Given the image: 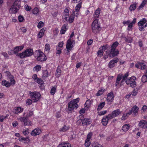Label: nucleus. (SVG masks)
I'll use <instances>...</instances> for the list:
<instances>
[{
  "mask_svg": "<svg viewBox=\"0 0 147 147\" xmlns=\"http://www.w3.org/2000/svg\"><path fill=\"white\" fill-rule=\"evenodd\" d=\"M104 91H105V89H104V90L102 89L101 90H98V92H97V93H96V96H98L101 95L103 94V92H104Z\"/></svg>",
  "mask_w": 147,
  "mask_h": 147,
  "instance_id": "obj_41",
  "label": "nucleus"
},
{
  "mask_svg": "<svg viewBox=\"0 0 147 147\" xmlns=\"http://www.w3.org/2000/svg\"><path fill=\"white\" fill-rule=\"evenodd\" d=\"M129 128V125L125 124L122 127V130L123 131L126 132L127 131Z\"/></svg>",
  "mask_w": 147,
  "mask_h": 147,
  "instance_id": "obj_29",
  "label": "nucleus"
},
{
  "mask_svg": "<svg viewBox=\"0 0 147 147\" xmlns=\"http://www.w3.org/2000/svg\"><path fill=\"white\" fill-rule=\"evenodd\" d=\"M118 61V59L115 58L109 62L108 64V67L110 68H113L115 66V64Z\"/></svg>",
  "mask_w": 147,
  "mask_h": 147,
  "instance_id": "obj_11",
  "label": "nucleus"
},
{
  "mask_svg": "<svg viewBox=\"0 0 147 147\" xmlns=\"http://www.w3.org/2000/svg\"><path fill=\"white\" fill-rule=\"evenodd\" d=\"M111 47V46L107 44L105 45H104L102 46L101 47L99 48V49H101L103 51H105V50L107 49V50L108 51V49H110Z\"/></svg>",
  "mask_w": 147,
  "mask_h": 147,
  "instance_id": "obj_24",
  "label": "nucleus"
},
{
  "mask_svg": "<svg viewBox=\"0 0 147 147\" xmlns=\"http://www.w3.org/2000/svg\"><path fill=\"white\" fill-rule=\"evenodd\" d=\"M128 117V116L127 115V113L124 114L121 117V119L122 120H125Z\"/></svg>",
  "mask_w": 147,
  "mask_h": 147,
  "instance_id": "obj_55",
  "label": "nucleus"
},
{
  "mask_svg": "<svg viewBox=\"0 0 147 147\" xmlns=\"http://www.w3.org/2000/svg\"><path fill=\"white\" fill-rule=\"evenodd\" d=\"M91 103L90 100L89 99L87 100L85 104V107H86L87 108H89L90 107V105L91 104Z\"/></svg>",
  "mask_w": 147,
  "mask_h": 147,
  "instance_id": "obj_35",
  "label": "nucleus"
},
{
  "mask_svg": "<svg viewBox=\"0 0 147 147\" xmlns=\"http://www.w3.org/2000/svg\"><path fill=\"white\" fill-rule=\"evenodd\" d=\"M78 106V105L77 104L74 103L73 101H71L68 104V109L69 111H71L75 108H77Z\"/></svg>",
  "mask_w": 147,
  "mask_h": 147,
  "instance_id": "obj_8",
  "label": "nucleus"
},
{
  "mask_svg": "<svg viewBox=\"0 0 147 147\" xmlns=\"http://www.w3.org/2000/svg\"><path fill=\"white\" fill-rule=\"evenodd\" d=\"M82 2L79 3L76 7L75 8V11H73V14H75V12H78L79 11L81 7Z\"/></svg>",
  "mask_w": 147,
  "mask_h": 147,
  "instance_id": "obj_26",
  "label": "nucleus"
},
{
  "mask_svg": "<svg viewBox=\"0 0 147 147\" xmlns=\"http://www.w3.org/2000/svg\"><path fill=\"white\" fill-rule=\"evenodd\" d=\"M56 90V87L55 86L52 88L50 91V93L51 95H54L55 94Z\"/></svg>",
  "mask_w": 147,
  "mask_h": 147,
  "instance_id": "obj_38",
  "label": "nucleus"
},
{
  "mask_svg": "<svg viewBox=\"0 0 147 147\" xmlns=\"http://www.w3.org/2000/svg\"><path fill=\"white\" fill-rule=\"evenodd\" d=\"M61 74V70L59 67H58L56 71V76L57 77L59 78Z\"/></svg>",
  "mask_w": 147,
  "mask_h": 147,
  "instance_id": "obj_32",
  "label": "nucleus"
},
{
  "mask_svg": "<svg viewBox=\"0 0 147 147\" xmlns=\"http://www.w3.org/2000/svg\"><path fill=\"white\" fill-rule=\"evenodd\" d=\"M131 79H127L125 81L126 83L128 85H130L132 88L135 87L136 86V83L134 80H131Z\"/></svg>",
  "mask_w": 147,
  "mask_h": 147,
  "instance_id": "obj_14",
  "label": "nucleus"
},
{
  "mask_svg": "<svg viewBox=\"0 0 147 147\" xmlns=\"http://www.w3.org/2000/svg\"><path fill=\"white\" fill-rule=\"evenodd\" d=\"M74 15L73 13L71 15L69 19V21L70 23H72L74 18Z\"/></svg>",
  "mask_w": 147,
  "mask_h": 147,
  "instance_id": "obj_40",
  "label": "nucleus"
},
{
  "mask_svg": "<svg viewBox=\"0 0 147 147\" xmlns=\"http://www.w3.org/2000/svg\"><path fill=\"white\" fill-rule=\"evenodd\" d=\"M78 106V105L77 104L74 103L73 101H71L68 104V109L69 111H71L75 108H77Z\"/></svg>",
  "mask_w": 147,
  "mask_h": 147,
  "instance_id": "obj_9",
  "label": "nucleus"
},
{
  "mask_svg": "<svg viewBox=\"0 0 147 147\" xmlns=\"http://www.w3.org/2000/svg\"><path fill=\"white\" fill-rule=\"evenodd\" d=\"M100 8H98L95 11V17L96 18H98L99 16V14L100 13Z\"/></svg>",
  "mask_w": 147,
  "mask_h": 147,
  "instance_id": "obj_34",
  "label": "nucleus"
},
{
  "mask_svg": "<svg viewBox=\"0 0 147 147\" xmlns=\"http://www.w3.org/2000/svg\"><path fill=\"white\" fill-rule=\"evenodd\" d=\"M105 54L103 56V58L105 59L106 60V59L108 58L109 56V54H108V52L107 51H106L105 53Z\"/></svg>",
  "mask_w": 147,
  "mask_h": 147,
  "instance_id": "obj_52",
  "label": "nucleus"
},
{
  "mask_svg": "<svg viewBox=\"0 0 147 147\" xmlns=\"http://www.w3.org/2000/svg\"><path fill=\"white\" fill-rule=\"evenodd\" d=\"M144 128H147V121L144 120Z\"/></svg>",
  "mask_w": 147,
  "mask_h": 147,
  "instance_id": "obj_64",
  "label": "nucleus"
},
{
  "mask_svg": "<svg viewBox=\"0 0 147 147\" xmlns=\"http://www.w3.org/2000/svg\"><path fill=\"white\" fill-rule=\"evenodd\" d=\"M107 112V111H100L98 115H103L105 114Z\"/></svg>",
  "mask_w": 147,
  "mask_h": 147,
  "instance_id": "obj_60",
  "label": "nucleus"
},
{
  "mask_svg": "<svg viewBox=\"0 0 147 147\" xmlns=\"http://www.w3.org/2000/svg\"><path fill=\"white\" fill-rule=\"evenodd\" d=\"M67 24H64L62 26L61 30L60 31V33L61 34H64L65 33L66 30V26Z\"/></svg>",
  "mask_w": 147,
  "mask_h": 147,
  "instance_id": "obj_25",
  "label": "nucleus"
},
{
  "mask_svg": "<svg viewBox=\"0 0 147 147\" xmlns=\"http://www.w3.org/2000/svg\"><path fill=\"white\" fill-rule=\"evenodd\" d=\"M49 75L48 73L47 70H44L43 71V75L42 76V78L43 79L47 78Z\"/></svg>",
  "mask_w": 147,
  "mask_h": 147,
  "instance_id": "obj_36",
  "label": "nucleus"
},
{
  "mask_svg": "<svg viewBox=\"0 0 147 147\" xmlns=\"http://www.w3.org/2000/svg\"><path fill=\"white\" fill-rule=\"evenodd\" d=\"M35 53H36L38 55L36 58L38 61H45L47 59V58L45 54L40 51H36Z\"/></svg>",
  "mask_w": 147,
  "mask_h": 147,
  "instance_id": "obj_6",
  "label": "nucleus"
},
{
  "mask_svg": "<svg viewBox=\"0 0 147 147\" xmlns=\"http://www.w3.org/2000/svg\"><path fill=\"white\" fill-rule=\"evenodd\" d=\"M29 92L31 99L33 100V102H36L40 99L41 95L38 92L29 91Z\"/></svg>",
  "mask_w": 147,
  "mask_h": 147,
  "instance_id": "obj_3",
  "label": "nucleus"
},
{
  "mask_svg": "<svg viewBox=\"0 0 147 147\" xmlns=\"http://www.w3.org/2000/svg\"><path fill=\"white\" fill-rule=\"evenodd\" d=\"M103 51L101 49H99V50L97 52V54L98 56L101 57L103 55Z\"/></svg>",
  "mask_w": 147,
  "mask_h": 147,
  "instance_id": "obj_45",
  "label": "nucleus"
},
{
  "mask_svg": "<svg viewBox=\"0 0 147 147\" xmlns=\"http://www.w3.org/2000/svg\"><path fill=\"white\" fill-rule=\"evenodd\" d=\"M11 84L9 82L6 81L5 80H3L2 82V84L3 86H5L7 87H9L11 85Z\"/></svg>",
  "mask_w": 147,
  "mask_h": 147,
  "instance_id": "obj_27",
  "label": "nucleus"
},
{
  "mask_svg": "<svg viewBox=\"0 0 147 147\" xmlns=\"http://www.w3.org/2000/svg\"><path fill=\"white\" fill-rule=\"evenodd\" d=\"M109 119L108 117V115L106 116V117H103L102 120V125L104 126L106 125L108 123V121L109 119Z\"/></svg>",
  "mask_w": 147,
  "mask_h": 147,
  "instance_id": "obj_21",
  "label": "nucleus"
},
{
  "mask_svg": "<svg viewBox=\"0 0 147 147\" xmlns=\"http://www.w3.org/2000/svg\"><path fill=\"white\" fill-rule=\"evenodd\" d=\"M142 81L143 82H147V76L145 74L142 76Z\"/></svg>",
  "mask_w": 147,
  "mask_h": 147,
  "instance_id": "obj_42",
  "label": "nucleus"
},
{
  "mask_svg": "<svg viewBox=\"0 0 147 147\" xmlns=\"http://www.w3.org/2000/svg\"><path fill=\"white\" fill-rule=\"evenodd\" d=\"M136 8V5L135 3H134L131 5L129 7V10L131 11L134 10Z\"/></svg>",
  "mask_w": 147,
  "mask_h": 147,
  "instance_id": "obj_39",
  "label": "nucleus"
},
{
  "mask_svg": "<svg viewBox=\"0 0 147 147\" xmlns=\"http://www.w3.org/2000/svg\"><path fill=\"white\" fill-rule=\"evenodd\" d=\"M69 127H67L66 125H65L63 127L60 129V131L65 132L67 130L69 129Z\"/></svg>",
  "mask_w": 147,
  "mask_h": 147,
  "instance_id": "obj_37",
  "label": "nucleus"
},
{
  "mask_svg": "<svg viewBox=\"0 0 147 147\" xmlns=\"http://www.w3.org/2000/svg\"><path fill=\"white\" fill-rule=\"evenodd\" d=\"M146 22V20L145 18H143L138 22L139 29L140 31L144 30V28L147 26V24Z\"/></svg>",
  "mask_w": 147,
  "mask_h": 147,
  "instance_id": "obj_7",
  "label": "nucleus"
},
{
  "mask_svg": "<svg viewBox=\"0 0 147 147\" xmlns=\"http://www.w3.org/2000/svg\"><path fill=\"white\" fill-rule=\"evenodd\" d=\"M24 19V18L23 16L20 15L18 17V20L20 22H22Z\"/></svg>",
  "mask_w": 147,
  "mask_h": 147,
  "instance_id": "obj_59",
  "label": "nucleus"
},
{
  "mask_svg": "<svg viewBox=\"0 0 147 147\" xmlns=\"http://www.w3.org/2000/svg\"><path fill=\"white\" fill-rule=\"evenodd\" d=\"M38 12V9L37 7H35L33 10L32 13L34 14H36Z\"/></svg>",
  "mask_w": 147,
  "mask_h": 147,
  "instance_id": "obj_53",
  "label": "nucleus"
},
{
  "mask_svg": "<svg viewBox=\"0 0 147 147\" xmlns=\"http://www.w3.org/2000/svg\"><path fill=\"white\" fill-rule=\"evenodd\" d=\"M23 111V108H22L20 107H18L16 108L14 111V112L18 114L19 113Z\"/></svg>",
  "mask_w": 147,
  "mask_h": 147,
  "instance_id": "obj_31",
  "label": "nucleus"
},
{
  "mask_svg": "<svg viewBox=\"0 0 147 147\" xmlns=\"http://www.w3.org/2000/svg\"><path fill=\"white\" fill-rule=\"evenodd\" d=\"M25 7H26L25 9L27 11H30L31 9L30 7L28 5H25Z\"/></svg>",
  "mask_w": 147,
  "mask_h": 147,
  "instance_id": "obj_63",
  "label": "nucleus"
},
{
  "mask_svg": "<svg viewBox=\"0 0 147 147\" xmlns=\"http://www.w3.org/2000/svg\"><path fill=\"white\" fill-rule=\"evenodd\" d=\"M92 31L95 34H96L99 32L101 30V28L98 24V20H94L92 24Z\"/></svg>",
  "mask_w": 147,
  "mask_h": 147,
  "instance_id": "obj_4",
  "label": "nucleus"
},
{
  "mask_svg": "<svg viewBox=\"0 0 147 147\" xmlns=\"http://www.w3.org/2000/svg\"><path fill=\"white\" fill-rule=\"evenodd\" d=\"M33 112L32 111H30L29 113L27 114L26 118H28V117H30L32 116L33 114Z\"/></svg>",
  "mask_w": 147,
  "mask_h": 147,
  "instance_id": "obj_54",
  "label": "nucleus"
},
{
  "mask_svg": "<svg viewBox=\"0 0 147 147\" xmlns=\"http://www.w3.org/2000/svg\"><path fill=\"white\" fill-rule=\"evenodd\" d=\"M92 132H90L88 133L87 136V138L86 139V140H90L92 136Z\"/></svg>",
  "mask_w": 147,
  "mask_h": 147,
  "instance_id": "obj_56",
  "label": "nucleus"
},
{
  "mask_svg": "<svg viewBox=\"0 0 147 147\" xmlns=\"http://www.w3.org/2000/svg\"><path fill=\"white\" fill-rule=\"evenodd\" d=\"M33 102V100L32 99H28L26 101V103L28 105H30Z\"/></svg>",
  "mask_w": 147,
  "mask_h": 147,
  "instance_id": "obj_57",
  "label": "nucleus"
},
{
  "mask_svg": "<svg viewBox=\"0 0 147 147\" xmlns=\"http://www.w3.org/2000/svg\"><path fill=\"white\" fill-rule=\"evenodd\" d=\"M6 73L7 74V76H8L10 79L11 85H13L15 84V82L14 77L13 76L11 75L10 72L9 71H6Z\"/></svg>",
  "mask_w": 147,
  "mask_h": 147,
  "instance_id": "obj_17",
  "label": "nucleus"
},
{
  "mask_svg": "<svg viewBox=\"0 0 147 147\" xmlns=\"http://www.w3.org/2000/svg\"><path fill=\"white\" fill-rule=\"evenodd\" d=\"M138 93V90H137L134 89L132 92L131 95L133 96H136Z\"/></svg>",
  "mask_w": 147,
  "mask_h": 147,
  "instance_id": "obj_48",
  "label": "nucleus"
},
{
  "mask_svg": "<svg viewBox=\"0 0 147 147\" xmlns=\"http://www.w3.org/2000/svg\"><path fill=\"white\" fill-rule=\"evenodd\" d=\"M20 7V3L16 1L10 8L9 12L12 13H16L18 11Z\"/></svg>",
  "mask_w": 147,
  "mask_h": 147,
  "instance_id": "obj_5",
  "label": "nucleus"
},
{
  "mask_svg": "<svg viewBox=\"0 0 147 147\" xmlns=\"http://www.w3.org/2000/svg\"><path fill=\"white\" fill-rule=\"evenodd\" d=\"M33 54V51L32 49L29 48L24 51L22 53H19L16 54L21 59L27 57H30Z\"/></svg>",
  "mask_w": 147,
  "mask_h": 147,
  "instance_id": "obj_2",
  "label": "nucleus"
},
{
  "mask_svg": "<svg viewBox=\"0 0 147 147\" xmlns=\"http://www.w3.org/2000/svg\"><path fill=\"white\" fill-rule=\"evenodd\" d=\"M36 82L37 83L41 85L43 84L44 83L43 80L39 78L37 79Z\"/></svg>",
  "mask_w": 147,
  "mask_h": 147,
  "instance_id": "obj_47",
  "label": "nucleus"
},
{
  "mask_svg": "<svg viewBox=\"0 0 147 147\" xmlns=\"http://www.w3.org/2000/svg\"><path fill=\"white\" fill-rule=\"evenodd\" d=\"M121 112L119 109H117L113 111L112 113L108 115L109 119H112L116 117L119 115Z\"/></svg>",
  "mask_w": 147,
  "mask_h": 147,
  "instance_id": "obj_10",
  "label": "nucleus"
},
{
  "mask_svg": "<svg viewBox=\"0 0 147 147\" xmlns=\"http://www.w3.org/2000/svg\"><path fill=\"white\" fill-rule=\"evenodd\" d=\"M125 41L129 43H131L132 41V39L131 38H128L125 39Z\"/></svg>",
  "mask_w": 147,
  "mask_h": 147,
  "instance_id": "obj_62",
  "label": "nucleus"
},
{
  "mask_svg": "<svg viewBox=\"0 0 147 147\" xmlns=\"http://www.w3.org/2000/svg\"><path fill=\"white\" fill-rule=\"evenodd\" d=\"M119 43L117 41L114 42L111 46L110 49H108V54H109L110 57L113 58L117 56L119 54V51L118 49H116V48L118 45Z\"/></svg>",
  "mask_w": 147,
  "mask_h": 147,
  "instance_id": "obj_1",
  "label": "nucleus"
},
{
  "mask_svg": "<svg viewBox=\"0 0 147 147\" xmlns=\"http://www.w3.org/2000/svg\"><path fill=\"white\" fill-rule=\"evenodd\" d=\"M139 126L142 128H144V120L140 121L139 123Z\"/></svg>",
  "mask_w": 147,
  "mask_h": 147,
  "instance_id": "obj_50",
  "label": "nucleus"
},
{
  "mask_svg": "<svg viewBox=\"0 0 147 147\" xmlns=\"http://www.w3.org/2000/svg\"><path fill=\"white\" fill-rule=\"evenodd\" d=\"M44 26V23L42 21L40 22L37 25L38 27L40 28H41Z\"/></svg>",
  "mask_w": 147,
  "mask_h": 147,
  "instance_id": "obj_46",
  "label": "nucleus"
},
{
  "mask_svg": "<svg viewBox=\"0 0 147 147\" xmlns=\"http://www.w3.org/2000/svg\"><path fill=\"white\" fill-rule=\"evenodd\" d=\"M41 130L39 128H36L33 130L31 133V135L34 136H35L39 135L41 133Z\"/></svg>",
  "mask_w": 147,
  "mask_h": 147,
  "instance_id": "obj_13",
  "label": "nucleus"
},
{
  "mask_svg": "<svg viewBox=\"0 0 147 147\" xmlns=\"http://www.w3.org/2000/svg\"><path fill=\"white\" fill-rule=\"evenodd\" d=\"M128 72L126 73L123 76L121 82L120 86H121V84H122V82H123L125 80H126L127 78L128 77Z\"/></svg>",
  "mask_w": 147,
  "mask_h": 147,
  "instance_id": "obj_33",
  "label": "nucleus"
},
{
  "mask_svg": "<svg viewBox=\"0 0 147 147\" xmlns=\"http://www.w3.org/2000/svg\"><path fill=\"white\" fill-rule=\"evenodd\" d=\"M45 49L47 51H49L50 50V45L48 44H47L45 45Z\"/></svg>",
  "mask_w": 147,
  "mask_h": 147,
  "instance_id": "obj_58",
  "label": "nucleus"
},
{
  "mask_svg": "<svg viewBox=\"0 0 147 147\" xmlns=\"http://www.w3.org/2000/svg\"><path fill=\"white\" fill-rule=\"evenodd\" d=\"M56 53L57 54H58L60 55L61 53V48L59 47H57L56 51Z\"/></svg>",
  "mask_w": 147,
  "mask_h": 147,
  "instance_id": "obj_43",
  "label": "nucleus"
},
{
  "mask_svg": "<svg viewBox=\"0 0 147 147\" xmlns=\"http://www.w3.org/2000/svg\"><path fill=\"white\" fill-rule=\"evenodd\" d=\"M73 46L71 42V39H69L67 40L66 45V48L67 51L69 52V51L71 50V48H72Z\"/></svg>",
  "mask_w": 147,
  "mask_h": 147,
  "instance_id": "obj_15",
  "label": "nucleus"
},
{
  "mask_svg": "<svg viewBox=\"0 0 147 147\" xmlns=\"http://www.w3.org/2000/svg\"><path fill=\"white\" fill-rule=\"evenodd\" d=\"M20 120L22 122L24 123L25 125H31V121H30L28 118L26 117H22L20 118Z\"/></svg>",
  "mask_w": 147,
  "mask_h": 147,
  "instance_id": "obj_16",
  "label": "nucleus"
},
{
  "mask_svg": "<svg viewBox=\"0 0 147 147\" xmlns=\"http://www.w3.org/2000/svg\"><path fill=\"white\" fill-rule=\"evenodd\" d=\"M90 145V143L89 142V140H86V141L85 143V146L87 147H88Z\"/></svg>",
  "mask_w": 147,
  "mask_h": 147,
  "instance_id": "obj_61",
  "label": "nucleus"
},
{
  "mask_svg": "<svg viewBox=\"0 0 147 147\" xmlns=\"http://www.w3.org/2000/svg\"><path fill=\"white\" fill-rule=\"evenodd\" d=\"M107 101L112 102L113 100V94L112 92H111L108 94L107 98Z\"/></svg>",
  "mask_w": 147,
  "mask_h": 147,
  "instance_id": "obj_20",
  "label": "nucleus"
},
{
  "mask_svg": "<svg viewBox=\"0 0 147 147\" xmlns=\"http://www.w3.org/2000/svg\"><path fill=\"white\" fill-rule=\"evenodd\" d=\"M105 104V102H103L100 103L98 105V108L97 109V110L98 111L101 110L104 107Z\"/></svg>",
  "mask_w": 147,
  "mask_h": 147,
  "instance_id": "obj_30",
  "label": "nucleus"
},
{
  "mask_svg": "<svg viewBox=\"0 0 147 147\" xmlns=\"http://www.w3.org/2000/svg\"><path fill=\"white\" fill-rule=\"evenodd\" d=\"M24 47V46H17L14 48V49L12 50V51L16 55L18 53V52L22 50Z\"/></svg>",
  "mask_w": 147,
  "mask_h": 147,
  "instance_id": "obj_19",
  "label": "nucleus"
},
{
  "mask_svg": "<svg viewBox=\"0 0 147 147\" xmlns=\"http://www.w3.org/2000/svg\"><path fill=\"white\" fill-rule=\"evenodd\" d=\"M80 115L78 117V119H79L78 120L77 122H78V121H79V122H82V120L84 119V115L82 114Z\"/></svg>",
  "mask_w": 147,
  "mask_h": 147,
  "instance_id": "obj_44",
  "label": "nucleus"
},
{
  "mask_svg": "<svg viewBox=\"0 0 147 147\" xmlns=\"http://www.w3.org/2000/svg\"><path fill=\"white\" fill-rule=\"evenodd\" d=\"M123 77V75L122 74H119L117 75V78L116 80L117 81H120Z\"/></svg>",
  "mask_w": 147,
  "mask_h": 147,
  "instance_id": "obj_49",
  "label": "nucleus"
},
{
  "mask_svg": "<svg viewBox=\"0 0 147 147\" xmlns=\"http://www.w3.org/2000/svg\"><path fill=\"white\" fill-rule=\"evenodd\" d=\"M57 147H71V145L69 143L62 142L59 144Z\"/></svg>",
  "mask_w": 147,
  "mask_h": 147,
  "instance_id": "obj_23",
  "label": "nucleus"
},
{
  "mask_svg": "<svg viewBox=\"0 0 147 147\" xmlns=\"http://www.w3.org/2000/svg\"><path fill=\"white\" fill-rule=\"evenodd\" d=\"M91 119L88 118H85L82 120V124L83 126L88 125L91 124Z\"/></svg>",
  "mask_w": 147,
  "mask_h": 147,
  "instance_id": "obj_18",
  "label": "nucleus"
},
{
  "mask_svg": "<svg viewBox=\"0 0 147 147\" xmlns=\"http://www.w3.org/2000/svg\"><path fill=\"white\" fill-rule=\"evenodd\" d=\"M139 108L136 105L134 106L131 108V110H132L133 114L132 115L134 117L136 115L138 114V111Z\"/></svg>",
  "mask_w": 147,
  "mask_h": 147,
  "instance_id": "obj_22",
  "label": "nucleus"
},
{
  "mask_svg": "<svg viewBox=\"0 0 147 147\" xmlns=\"http://www.w3.org/2000/svg\"><path fill=\"white\" fill-rule=\"evenodd\" d=\"M41 66L40 65H38L35 66L33 68V71H34L38 72L40 71L41 69Z\"/></svg>",
  "mask_w": 147,
  "mask_h": 147,
  "instance_id": "obj_28",
  "label": "nucleus"
},
{
  "mask_svg": "<svg viewBox=\"0 0 147 147\" xmlns=\"http://www.w3.org/2000/svg\"><path fill=\"white\" fill-rule=\"evenodd\" d=\"M7 117V115L5 116H4L3 115H0V122H2L3 121L4 119Z\"/></svg>",
  "mask_w": 147,
  "mask_h": 147,
  "instance_id": "obj_51",
  "label": "nucleus"
},
{
  "mask_svg": "<svg viewBox=\"0 0 147 147\" xmlns=\"http://www.w3.org/2000/svg\"><path fill=\"white\" fill-rule=\"evenodd\" d=\"M135 67L137 68L141 69H144L146 67V65L144 63L142 62L138 61L135 65Z\"/></svg>",
  "mask_w": 147,
  "mask_h": 147,
  "instance_id": "obj_12",
  "label": "nucleus"
}]
</instances>
